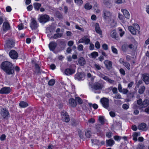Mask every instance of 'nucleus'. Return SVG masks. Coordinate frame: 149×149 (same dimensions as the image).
Masks as SVG:
<instances>
[{"label": "nucleus", "instance_id": "nucleus-1", "mask_svg": "<svg viewBox=\"0 0 149 149\" xmlns=\"http://www.w3.org/2000/svg\"><path fill=\"white\" fill-rule=\"evenodd\" d=\"M0 68L7 75H12L14 74V66L13 64L9 61L3 62L1 64Z\"/></svg>", "mask_w": 149, "mask_h": 149}, {"label": "nucleus", "instance_id": "nucleus-2", "mask_svg": "<svg viewBox=\"0 0 149 149\" xmlns=\"http://www.w3.org/2000/svg\"><path fill=\"white\" fill-rule=\"evenodd\" d=\"M49 16L47 14L39 15L38 20L42 24H44L50 20Z\"/></svg>", "mask_w": 149, "mask_h": 149}, {"label": "nucleus", "instance_id": "nucleus-3", "mask_svg": "<svg viewBox=\"0 0 149 149\" xmlns=\"http://www.w3.org/2000/svg\"><path fill=\"white\" fill-rule=\"evenodd\" d=\"M0 114L3 118L7 120L10 117V114L6 108H2L1 109Z\"/></svg>", "mask_w": 149, "mask_h": 149}, {"label": "nucleus", "instance_id": "nucleus-4", "mask_svg": "<svg viewBox=\"0 0 149 149\" xmlns=\"http://www.w3.org/2000/svg\"><path fill=\"white\" fill-rule=\"evenodd\" d=\"M61 116L63 121L68 123L70 121L69 116L68 113L64 110L62 111L61 112Z\"/></svg>", "mask_w": 149, "mask_h": 149}, {"label": "nucleus", "instance_id": "nucleus-5", "mask_svg": "<svg viewBox=\"0 0 149 149\" xmlns=\"http://www.w3.org/2000/svg\"><path fill=\"white\" fill-rule=\"evenodd\" d=\"M100 102L104 107L107 109H108L109 106V99L106 97H103L100 100Z\"/></svg>", "mask_w": 149, "mask_h": 149}, {"label": "nucleus", "instance_id": "nucleus-6", "mask_svg": "<svg viewBox=\"0 0 149 149\" xmlns=\"http://www.w3.org/2000/svg\"><path fill=\"white\" fill-rule=\"evenodd\" d=\"M15 41L12 38H9L6 41L5 46L8 48L13 47L15 45Z\"/></svg>", "mask_w": 149, "mask_h": 149}, {"label": "nucleus", "instance_id": "nucleus-7", "mask_svg": "<svg viewBox=\"0 0 149 149\" xmlns=\"http://www.w3.org/2000/svg\"><path fill=\"white\" fill-rule=\"evenodd\" d=\"M75 72V70L72 68L71 65H70L69 68H67L65 70L64 73L67 76H70L72 75Z\"/></svg>", "mask_w": 149, "mask_h": 149}, {"label": "nucleus", "instance_id": "nucleus-8", "mask_svg": "<svg viewBox=\"0 0 149 149\" xmlns=\"http://www.w3.org/2000/svg\"><path fill=\"white\" fill-rule=\"evenodd\" d=\"M30 24V26L32 30H36L38 26V25L35 19V18H32Z\"/></svg>", "mask_w": 149, "mask_h": 149}, {"label": "nucleus", "instance_id": "nucleus-9", "mask_svg": "<svg viewBox=\"0 0 149 149\" xmlns=\"http://www.w3.org/2000/svg\"><path fill=\"white\" fill-rule=\"evenodd\" d=\"M11 89L10 87H4L0 90V94H8L11 92Z\"/></svg>", "mask_w": 149, "mask_h": 149}, {"label": "nucleus", "instance_id": "nucleus-10", "mask_svg": "<svg viewBox=\"0 0 149 149\" xmlns=\"http://www.w3.org/2000/svg\"><path fill=\"white\" fill-rule=\"evenodd\" d=\"M9 55L10 58L13 59H17L18 56L17 52L15 50L13 49L10 51Z\"/></svg>", "mask_w": 149, "mask_h": 149}, {"label": "nucleus", "instance_id": "nucleus-11", "mask_svg": "<svg viewBox=\"0 0 149 149\" xmlns=\"http://www.w3.org/2000/svg\"><path fill=\"white\" fill-rule=\"evenodd\" d=\"M85 74L83 72H77L74 75V78L79 81L83 80Z\"/></svg>", "mask_w": 149, "mask_h": 149}, {"label": "nucleus", "instance_id": "nucleus-12", "mask_svg": "<svg viewBox=\"0 0 149 149\" xmlns=\"http://www.w3.org/2000/svg\"><path fill=\"white\" fill-rule=\"evenodd\" d=\"M57 41L58 43V45L59 47L60 50V51L64 50L66 46V42L60 40H58Z\"/></svg>", "mask_w": 149, "mask_h": 149}, {"label": "nucleus", "instance_id": "nucleus-13", "mask_svg": "<svg viewBox=\"0 0 149 149\" xmlns=\"http://www.w3.org/2000/svg\"><path fill=\"white\" fill-rule=\"evenodd\" d=\"M104 64L106 69L108 70L111 69L112 68V62L109 60H106L104 62Z\"/></svg>", "mask_w": 149, "mask_h": 149}, {"label": "nucleus", "instance_id": "nucleus-14", "mask_svg": "<svg viewBox=\"0 0 149 149\" xmlns=\"http://www.w3.org/2000/svg\"><path fill=\"white\" fill-rule=\"evenodd\" d=\"M57 45V43L54 41L51 42L49 44V47L51 51H54Z\"/></svg>", "mask_w": 149, "mask_h": 149}, {"label": "nucleus", "instance_id": "nucleus-15", "mask_svg": "<svg viewBox=\"0 0 149 149\" xmlns=\"http://www.w3.org/2000/svg\"><path fill=\"white\" fill-rule=\"evenodd\" d=\"M138 128L139 130L146 131L148 130L146 124L144 123H142L138 126Z\"/></svg>", "mask_w": 149, "mask_h": 149}, {"label": "nucleus", "instance_id": "nucleus-16", "mask_svg": "<svg viewBox=\"0 0 149 149\" xmlns=\"http://www.w3.org/2000/svg\"><path fill=\"white\" fill-rule=\"evenodd\" d=\"M138 29H136L132 26H128V29L130 32L133 35H135L136 34V30H138V29H139V26L138 25H137Z\"/></svg>", "mask_w": 149, "mask_h": 149}, {"label": "nucleus", "instance_id": "nucleus-17", "mask_svg": "<svg viewBox=\"0 0 149 149\" xmlns=\"http://www.w3.org/2000/svg\"><path fill=\"white\" fill-rule=\"evenodd\" d=\"M106 143L107 147H112L115 144V141L113 139H110L106 140Z\"/></svg>", "mask_w": 149, "mask_h": 149}, {"label": "nucleus", "instance_id": "nucleus-18", "mask_svg": "<svg viewBox=\"0 0 149 149\" xmlns=\"http://www.w3.org/2000/svg\"><path fill=\"white\" fill-rule=\"evenodd\" d=\"M93 88L94 89L97 90H100L102 89L103 87V85L102 84L97 83L95 84L93 86Z\"/></svg>", "mask_w": 149, "mask_h": 149}, {"label": "nucleus", "instance_id": "nucleus-19", "mask_svg": "<svg viewBox=\"0 0 149 149\" xmlns=\"http://www.w3.org/2000/svg\"><path fill=\"white\" fill-rule=\"evenodd\" d=\"M143 81L145 82L146 84H149V74H144L143 75Z\"/></svg>", "mask_w": 149, "mask_h": 149}, {"label": "nucleus", "instance_id": "nucleus-20", "mask_svg": "<svg viewBox=\"0 0 149 149\" xmlns=\"http://www.w3.org/2000/svg\"><path fill=\"white\" fill-rule=\"evenodd\" d=\"M78 63L80 65L84 66L86 64V61L84 57H81L78 59Z\"/></svg>", "mask_w": 149, "mask_h": 149}, {"label": "nucleus", "instance_id": "nucleus-21", "mask_svg": "<svg viewBox=\"0 0 149 149\" xmlns=\"http://www.w3.org/2000/svg\"><path fill=\"white\" fill-rule=\"evenodd\" d=\"M10 26L9 24L7 22H4L3 24V30L4 31H8L10 29Z\"/></svg>", "mask_w": 149, "mask_h": 149}, {"label": "nucleus", "instance_id": "nucleus-22", "mask_svg": "<svg viewBox=\"0 0 149 149\" xmlns=\"http://www.w3.org/2000/svg\"><path fill=\"white\" fill-rule=\"evenodd\" d=\"M104 14V18L106 19V17H110L111 16V12L108 11L104 10L103 11Z\"/></svg>", "mask_w": 149, "mask_h": 149}, {"label": "nucleus", "instance_id": "nucleus-23", "mask_svg": "<svg viewBox=\"0 0 149 149\" xmlns=\"http://www.w3.org/2000/svg\"><path fill=\"white\" fill-rule=\"evenodd\" d=\"M95 26L96 32L100 35H102V31L100 27L99 24L96 23L95 25Z\"/></svg>", "mask_w": 149, "mask_h": 149}, {"label": "nucleus", "instance_id": "nucleus-24", "mask_svg": "<svg viewBox=\"0 0 149 149\" xmlns=\"http://www.w3.org/2000/svg\"><path fill=\"white\" fill-rule=\"evenodd\" d=\"M69 103L70 105L72 107H75L77 105L76 100L73 98H71L69 100Z\"/></svg>", "mask_w": 149, "mask_h": 149}, {"label": "nucleus", "instance_id": "nucleus-25", "mask_svg": "<svg viewBox=\"0 0 149 149\" xmlns=\"http://www.w3.org/2000/svg\"><path fill=\"white\" fill-rule=\"evenodd\" d=\"M121 11L126 18L127 19H129L130 17V14L129 12L126 10H121Z\"/></svg>", "mask_w": 149, "mask_h": 149}, {"label": "nucleus", "instance_id": "nucleus-26", "mask_svg": "<svg viewBox=\"0 0 149 149\" xmlns=\"http://www.w3.org/2000/svg\"><path fill=\"white\" fill-rule=\"evenodd\" d=\"M19 106L21 108H24L28 107V104L24 101H21L19 104Z\"/></svg>", "mask_w": 149, "mask_h": 149}, {"label": "nucleus", "instance_id": "nucleus-27", "mask_svg": "<svg viewBox=\"0 0 149 149\" xmlns=\"http://www.w3.org/2000/svg\"><path fill=\"white\" fill-rule=\"evenodd\" d=\"M34 8L35 10L37 11H38L40 9V8L41 6V4L40 3H35L33 4Z\"/></svg>", "mask_w": 149, "mask_h": 149}, {"label": "nucleus", "instance_id": "nucleus-28", "mask_svg": "<svg viewBox=\"0 0 149 149\" xmlns=\"http://www.w3.org/2000/svg\"><path fill=\"white\" fill-rule=\"evenodd\" d=\"M116 32L115 30H113L111 32V37L116 39L118 40V36H117Z\"/></svg>", "mask_w": 149, "mask_h": 149}, {"label": "nucleus", "instance_id": "nucleus-29", "mask_svg": "<svg viewBox=\"0 0 149 149\" xmlns=\"http://www.w3.org/2000/svg\"><path fill=\"white\" fill-rule=\"evenodd\" d=\"M35 70L36 73L37 74H41V72L40 71V68L38 64L36 63L35 64Z\"/></svg>", "mask_w": 149, "mask_h": 149}, {"label": "nucleus", "instance_id": "nucleus-30", "mask_svg": "<svg viewBox=\"0 0 149 149\" xmlns=\"http://www.w3.org/2000/svg\"><path fill=\"white\" fill-rule=\"evenodd\" d=\"M98 120L100 123V125H103L104 124L105 120L104 118V116H99Z\"/></svg>", "mask_w": 149, "mask_h": 149}, {"label": "nucleus", "instance_id": "nucleus-31", "mask_svg": "<svg viewBox=\"0 0 149 149\" xmlns=\"http://www.w3.org/2000/svg\"><path fill=\"white\" fill-rule=\"evenodd\" d=\"M63 36L62 33H58L54 34L53 36H51V38H53L54 39H57L58 38L61 37Z\"/></svg>", "mask_w": 149, "mask_h": 149}, {"label": "nucleus", "instance_id": "nucleus-32", "mask_svg": "<svg viewBox=\"0 0 149 149\" xmlns=\"http://www.w3.org/2000/svg\"><path fill=\"white\" fill-rule=\"evenodd\" d=\"M104 3L107 8H110L111 7V4L109 0H104Z\"/></svg>", "mask_w": 149, "mask_h": 149}, {"label": "nucleus", "instance_id": "nucleus-33", "mask_svg": "<svg viewBox=\"0 0 149 149\" xmlns=\"http://www.w3.org/2000/svg\"><path fill=\"white\" fill-rule=\"evenodd\" d=\"M103 79L108 81L110 83H113L114 82V80H112L111 79L109 78L108 77L104 76Z\"/></svg>", "mask_w": 149, "mask_h": 149}, {"label": "nucleus", "instance_id": "nucleus-34", "mask_svg": "<svg viewBox=\"0 0 149 149\" xmlns=\"http://www.w3.org/2000/svg\"><path fill=\"white\" fill-rule=\"evenodd\" d=\"M92 7V6L89 3H86L84 6V8L87 10L91 9Z\"/></svg>", "mask_w": 149, "mask_h": 149}, {"label": "nucleus", "instance_id": "nucleus-35", "mask_svg": "<svg viewBox=\"0 0 149 149\" xmlns=\"http://www.w3.org/2000/svg\"><path fill=\"white\" fill-rule=\"evenodd\" d=\"M145 90V88L144 86H141L138 91V93L140 94H142L144 92Z\"/></svg>", "mask_w": 149, "mask_h": 149}, {"label": "nucleus", "instance_id": "nucleus-36", "mask_svg": "<svg viewBox=\"0 0 149 149\" xmlns=\"http://www.w3.org/2000/svg\"><path fill=\"white\" fill-rule=\"evenodd\" d=\"M56 16L57 18L61 19L63 18V15L59 11H57L55 13Z\"/></svg>", "mask_w": 149, "mask_h": 149}, {"label": "nucleus", "instance_id": "nucleus-37", "mask_svg": "<svg viewBox=\"0 0 149 149\" xmlns=\"http://www.w3.org/2000/svg\"><path fill=\"white\" fill-rule=\"evenodd\" d=\"M91 55L92 58H95L98 56V54L97 52H94L91 54Z\"/></svg>", "mask_w": 149, "mask_h": 149}, {"label": "nucleus", "instance_id": "nucleus-38", "mask_svg": "<svg viewBox=\"0 0 149 149\" xmlns=\"http://www.w3.org/2000/svg\"><path fill=\"white\" fill-rule=\"evenodd\" d=\"M149 104V101L148 100L146 99L144 100L142 103L143 107H146Z\"/></svg>", "mask_w": 149, "mask_h": 149}, {"label": "nucleus", "instance_id": "nucleus-39", "mask_svg": "<svg viewBox=\"0 0 149 149\" xmlns=\"http://www.w3.org/2000/svg\"><path fill=\"white\" fill-rule=\"evenodd\" d=\"M128 49V45L127 44L123 45L122 47V50L124 52H126Z\"/></svg>", "mask_w": 149, "mask_h": 149}, {"label": "nucleus", "instance_id": "nucleus-40", "mask_svg": "<svg viewBox=\"0 0 149 149\" xmlns=\"http://www.w3.org/2000/svg\"><path fill=\"white\" fill-rule=\"evenodd\" d=\"M101 125L100 124H98L95 126V128L97 132L98 133H100L101 132Z\"/></svg>", "mask_w": 149, "mask_h": 149}, {"label": "nucleus", "instance_id": "nucleus-41", "mask_svg": "<svg viewBox=\"0 0 149 149\" xmlns=\"http://www.w3.org/2000/svg\"><path fill=\"white\" fill-rule=\"evenodd\" d=\"M88 105L90 107H91L92 106L95 109H96L98 108V105L96 104H93L91 103H88Z\"/></svg>", "mask_w": 149, "mask_h": 149}, {"label": "nucleus", "instance_id": "nucleus-42", "mask_svg": "<svg viewBox=\"0 0 149 149\" xmlns=\"http://www.w3.org/2000/svg\"><path fill=\"white\" fill-rule=\"evenodd\" d=\"M55 81L54 79L50 80L48 83V85L50 86H53L55 84Z\"/></svg>", "mask_w": 149, "mask_h": 149}, {"label": "nucleus", "instance_id": "nucleus-43", "mask_svg": "<svg viewBox=\"0 0 149 149\" xmlns=\"http://www.w3.org/2000/svg\"><path fill=\"white\" fill-rule=\"evenodd\" d=\"M134 96V93L133 92L127 94V97L129 99H131L133 98Z\"/></svg>", "mask_w": 149, "mask_h": 149}, {"label": "nucleus", "instance_id": "nucleus-44", "mask_svg": "<svg viewBox=\"0 0 149 149\" xmlns=\"http://www.w3.org/2000/svg\"><path fill=\"white\" fill-rule=\"evenodd\" d=\"M75 98L76 100L77 101L79 104H81L83 103V101L80 97H76Z\"/></svg>", "mask_w": 149, "mask_h": 149}, {"label": "nucleus", "instance_id": "nucleus-45", "mask_svg": "<svg viewBox=\"0 0 149 149\" xmlns=\"http://www.w3.org/2000/svg\"><path fill=\"white\" fill-rule=\"evenodd\" d=\"M112 51L113 53L116 54H118V50L114 46H112L111 47Z\"/></svg>", "mask_w": 149, "mask_h": 149}, {"label": "nucleus", "instance_id": "nucleus-46", "mask_svg": "<svg viewBox=\"0 0 149 149\" xmlns=\"http://www.w3.org/2000/svg\"><path fill=\"white\" fill-rule=\"evenodd\" d=\"M124 65L128 70L130 69V64L128 62H125Z\"/></svg>", "mask_w": 149, "mask_h": 149}, {"label": "nucleus", "instance_id": "nucleus-47", "mask_svg": "<svg viewBox=\"0 0 149 149\" xmlns=\"http://www.w3.org/2000/svg\"><path fill=\"white\" fill-rule=\"evenodd\" d=\"M75 2L78 4L79 6H81L83 3V1L82 0H74Z\"/></svg>", "mask_w": 149, "mask_h": 149}, {"label": "nucleus", "instance_id": "nucleus-48", "mask_svg": "<svg viewBox=\"0 0 149 149\" xmlns=\"http://www.w3.org/2000/svg\"><path fill=\"white\" fill-rule=\"evenodd\" d=\"M86 137L87 138H90L91 136V132L90 131L88 130L85 133Z\"/></svg>", "mask_w": 149, "mask_h": 149}, {"label": "nucleus", "instance_id": "nucleus-49", "mask_svg": "<svg viewBox=\"0 0 149 149\" xmlns=\"http://www.w3.org/2000/svg\"><path fill=\"white\" fill-rule=\"evenodd\" d=\"M113 138L116 141H119L122 139V136L116 135L114 136Z\"/></svg>", "mask_w": 149, "mask_h": 149}, {"label": "nucleus", "instance_id": "nucleus-50", "mask_svg": "<svg viewBox=\"0 0 149 149\" xmlns=\"http://www.w3.org/2000/svg\"><path fill=\"white\" fill-rule=\"evenodd\" d=\"M91 141L93 143H94L95 144H96V145H100V141L99 140L96 139L94 140L91 139Z\"/></svg>", "mask_w": 149, "mask_h": 149}, {"label": "nucleus", "instance_id": "nucleus-51", "mask_svg": "<svg viewBox=\"0 0 149 149\" xmlns=\"http://www.w3.org/2000/svg\"><path fill=\"white\" fill-rule=\"evenodd\" d=\"M144 147L145 146L142 143L139 144L136 149H143Z\"/></svg>", "mask_w": 149, "mask_h": 149}, {"label": "nucleus", "instance_id": "nucleus-52", "mask_svg": "<svg viewBox=\"0 0 149 149\" xmlns=\"http://www.w3.org/2000/svg\"><path fill=\"white\" fill-rule=\"evenodd\" d=\"M79 123V122L78 121L75 120H74L72 122V124L73 125L76 126L78 125Z\"/></svg>", "mask_w": 149, "mask_h": 149}, {"label": "nucleus", "instance_id": "nucleus-53", "mask_svg": "<svg viewBox=\"0 0 149 149\" xmlns=\"http://www.w3.org/2000/svg\"><path fill=\"white\" fill-rule=\"evenodd\" d=\"M94 66L96 70H100L101 69L100 66L98 64H95L94 65Z\"/></svg>", "mask_w": 149, "mask_h": 149}, {"label": "nucleus", "instance_id": "nucleus-54", "mask_svg": "<svg viewBox=\"0 0 149 149\" xmlns=\"http://www.w3.org/2000/svg\"><path fill=\"white\" fill-rule=\"evenodd\" d=\"M112 135V132H107L106 134V137L108 138H111V137Z\"/></svg>", "mask_w": 149, "mask_h": 149}, {"label": "nucleus", "instance_id": "nucleus-55", "mask_svg": "<svg viewBox=\"0 0 149 149\" xmlns=\"http://www.w3.org/2000/svg\"><path fill=\"white\" fill-rule=\"evenodd\" d=\"M84 48L83 46L81 44L79 45L77 47V49L79 51H81L83 50Z\"/></svg>", "mask_w": 149, "mask_h": 149}, {"label": "nucleus", "instance_id": "nucleus-56", "mask_svg": "<svg viewBox=\"0 0 149 149\" xmlns=\"http://www.w3.org/2000/svg\"><path fill=\"white\" fill-rule=\"evenodd\" d=\"M120 73L121 75L125 76V72L123 68H120L119 70Z\"/></svg>", "mask_w": 149, "mask_h": 149}, {"label": "nucleus", "instance_id": "nucleus-57", "mask_svg": "<svg viewBox=\"0 0 149 149\" xmlns=\"http://www.w3.org/2000/svg\"><path fill=\"white\" fill-rule=\"evenodd\" d=\"M95 46L97 49H99L100 48V45L99 42L98 41H97L95 42Z\"/></svg>", "mask_w": 149, "mask_h": 149}, {"label": "nucleus", "instance_id": "nucleus-58", "mask_svg": "<svg viewBox=\"0 0 149 149\" xmlns=\"http://www.w3.org/2000/svg\"><path fill=\"white\" fill-rule=\"evenodd\" d=\"M102 47L103 49L105 50H107L108 49V46L105 43L103 44Z\"/></svg>", "mask_w": 149, "mask_h": 149}, {"label": "nucleus", "instance_id": "nucleus-59", "mask_svg": "<svg viewBox=\"0 0 149 149\" xmlns=\"http://www.w3.org/2000/svg\"><path fill=\"white\" fill-rule=\"evenodd\" d=\"M78 135L80 138L83 139V138L84 136L83 135V134H82L81 131L80 130H79L78 131Z\"/></svg>", "mask_w": 149, "mask_h": 149}, {"label": "nucleus", "instance_id": "nucleus-60", "mask_svg": "<svg viewBox=\"0 0 149 149\" xmlns=\"http://www.w3.org/2000/svg\"><path fill=\"white\" fill-rule=\"evenodd\" d=\"M97 75L99 76L100 77H101L103 79V78L104 77V76L105 75L103 74L102 73H101L100 72H97Z\"/></svg>", "mask_w": 149, "mask_h": 149}, {"label": "nucleus", "instance_id": "nucleus-61", "mask_svg": "<svg viewBox=\"0 0 149 149\" xmlns=\"http://www.w3.org/2000/svg\"><path fill=\"white\" fill-rule=\"evenodd\" d=\"M114 98L120 99L121 98V95L119 93L116 95L115 96L113 97Z\"/></svg>", "mask_w": 149, "mask_h": 149}, {"label": "nucleus", "instance_id": "nucleus-62", "mask_svg": "<svg viewBox=\"0 0 149 149\" xmlns=\"http://www.w3.org/2000/svg\"><path fill=\"white\" fill-rule=\"evenodd\" d=\"M6 138V136L4 134L2 135L0 137V139L1 141H4Z\"/></svg>", "mask_w": 149, "mask_h": 149}, {"label": "nucleus", "instance_id": "nucleus-63", "mask_svg": "<svg viewBox=\"0 0 149 149\" xmlns=\"http://www.w3.org/2000/svg\"><path fill=\"white\" fill-rule=\"evenodd\" d=\"M143 83V81L141 80H140L138 81L137 82L136 86V87H137L138 88H139V86L141 84Z\"/></svg>", "mask_w": 149, "mask_h": 149}, {"label": "nucleus", "instance_id": "nucleus-64", "mask_svg": "<svg viewBox=\"0 0 149 149\" xmlns=\"http://www.w3.org/2000/svg\"><path fill=\"white\" fill-rule=\"evenodd\" d=\"M122 107L124 109L127 110L129 108V106L126 104H124L123 105Z\"/></svg>", "mask_w": 149, "mask_h": 149}]
</instances>
